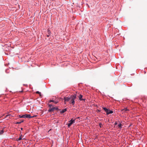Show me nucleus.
<instances>
[{"label":"nucleus","mask_w":147,"mask_h":147,"mask_svg":"<svg viewBox=\"0 0 147 147\" xmlns=\"http://www.w3.org/2000/svg\"><path fill=\"white\" fill-rule=\"evenodd\" d=\"M76 98V95L74 94L71 95L70 100L69 103L72 104L73 105H74L75 103V100Z\"/></svg>","instance_id":"nucleus-1"},{"label":"nucleus","mask_w":147,"mask_h":147,"mask_svg":"<svg viewBox=\"0 0 147 147\" xmlns=\"http://www.w3.org/2000/svg\"><path fill=\"white\" fill-rule=\"evenodd\" d=\"M18 116L20 118H33V117H35V116L34 115L32 116L30 114H27L23 115H19Z\"/></svg>","instance_id":"nucleus-2"},{"label":"nucleus","mask_w":147,"mask_h":147,"mask_svg":"<svg viewBox=\"0 0 147 147\" xmlns=\"http://www.w3.org/2000/svg\"><path fill=\"white\" fill-rule=\"evenodd\" d=\"M104 110L106 113L107 115H108L110 114H112L113 113V111L112 110H109V109H108L106 107L102 108Z\"/></svg>","instance_id":"nucleus-3"},{"label":"nucleus","mask_w":147,"mask_h":147,"mask_svg":"<svg viewBox=\"0 0 147 147\" xmlns=\"http://www.w3.org/2000/svg\"><path fill=\"white\" fill-rule=\"evenodd\" d=\"M75 119H71L69 121V123L67 124L68 127H70L73 123H74L75 122Z\"/></svg>","instance_id":"nucleus-4"},{"label":"nucleus","mask_w":147,"mask_h":147,"mask_svg":"<svg viewBox=\"0 0 147 147\" xmlns=\"http://www.w3.org/2000/svg\"><path fill=\"white\" fill-rule=\"evenodd\" d=\"M71 98V95H69L68 97H65L64 98V99L65 102L70 101Z\"/></svg>","instance_id":"nucleus-5"},{"label":"nucleus","mask_w":147,"mask_h":147,"mask_svg":"<svg viewBox=\"0 0 147 147\" xmlns=\"http://www.w3.org/2000/svg\"><path fill=\"white\" fill-rule=\"evenodd\" d=\"M46 34L47 36L48 37H49L51 34V31L49 30H48L46 32Z\"/></svg>","instance_id":"nucleus-6"},{"label":"nucleus","mask_w":147,"mask_h":147,"mask_svg":"<svg viewBox=\"0 0 147 147\" xmlns=\"http://www.w3.org/2000/svg\"><path fill=\"white\" fill-rule=\"evenodd\" d=\"M79 99L80 101H85V99L82 98L83 96L82 95L80 94L78 96Z\"/></svg>","instance_id":"nucleus-7"},{"label":"nucleus","mask_w":147,"mask_h":147,"mask_svg":"<svg viewBox=\"0 0 147 147\" xmlns=\"http://www.w3.org/2000/svg\"><path fill=\"white\" fill-rule=\"evenodd\" d=\"M55 111L54 107L51 108L49 109L48 110V112H49L53 111Z\"/></svg>","instance_id":"nucleus-8"},{"label":"nucleus","mask_w":147,"mask_h":147,"mask_svg":"<svg viewBox=\"0 0 147 147\" xmlns=\"http://www.w3.org/2000/svg\"><path fill=\"white\" fill-rule=\"evenodd\" d=\"M67 110V109H63L61 111H60V113H63L66 112Z\"/></svg>","instance_id":"nucleus-9"},{"label":"nucleus","mask_w":147,"mask_h":147,"mask_svg":"<svg viewBox=\"0 0 147 147\" xmlns=\"http://www.w3.org/2000/svg\"><path fill=\"white\" fill-rule=\"evenodd\" d=\"M22 136V135H21V136H20L19 138L16 139V140L17 141H19L22 140V138L21 137Z\"/></svg>","instance_id":"nucleus-10"},{"label":"nucleus","mask_w":147,"mask_h":147,"mask_svg":"<svg viewBox=\"0 0 147 147\" xmlns=\"http://www.w3.org/2000/svg\"><path fill=\"white\" fill-rule=\"evenodd\" d=\"M128 111H129V110L127 108H125L124 109H122V111L124 112Z\"/></svg>","instance_id":"nucleus-11"},{"label":"nucleus","mask_w":147,"mask_h":147,"mask_svg":"<svg viewBox=\"0 0 147 147\" xmlns=\"http://www.w3.org/2000/svg\"><path fill=\"white\" fill-rule=\"evenodd\" d=\"M24 122V120H22L21 121H19V122H16V124H20L21 123H22Z\"/></svg>","instance_id":"nucleus-12"},{"label":"nucleus","mask_w":147,"mask_h":147,"mask_svg":"<svg viewBox=\"0 0 147 147\" xmlns=\"http://www.w3.org/2000/svg\"><path fill=\"white\" fill-rule=\"evenodd\" d=\"M122 124H121V123H120L118 125V128H120V129L121 128H122Z\"/></svg>","instance_id":"nucleus-13"},{"label":"nucleus","mask_w":147,"mask_h":147,"mask_svg":"<svg viewBox=\"0 0 147 147\" xmlns=\"http://www.w3.org/2000/svg\"><path fill=\"white\" fill-rule=\"evenodd\" d=\"M36 93L37 94H39L40 95V96H41V92L38 91H37L36 92Z\"/></svg>","instance_id":"nucleus-14"},{"label":"nucleus","mask_w":147,"mask_h":147,"mask_svg":"<svg viewBox=\"0 0 147 147\" xmlns=\"http://www.w3.org/2000/svg\"><path fill=\"white\" fill-rule=\"evenodd\" d=\"M54 108L55 110H59V109H58V107H54Z\"/></svg>","instance_id":"nucleus-15"},{"label":"nucleus","mask_w":147,"mask_h":147,"mask_svg":"<svg viewBox=\"0 0 147 147\" xmlns=\"http://www.w3.org/2000/svg\"><path fill=\"white\" fill-rule=\"evenodd\" d=\"M59 102V101L58 100H57L56 101H54V103H55V104H57Z\"/></svg>","instance_id":"nucleus-16"},{"label":"nucleus","mask_w":147,"mask_h":147,"mask_svg":"<svg viewBox=\"0 0 147 147\" xmlns=\"http://www.w3.org/2000/svg\"><path fill=\"white\" fill-rule=\"evenodd\" d=\"M4 132V131L3 130H1L0 131V134L1 135Z\"/></svg>","instance_id":"nucleus-17"},{"label":"nucleus","mask_w":147,"mask_h":147,"mask_svg":"<svg viewBox=\"0 0 147 147\" xmlns=\"http://www.w3.org/2000/svg\"><path fill=\"white\" fill-rule=\"evenodd\" d=\"M54 102V100H50L49 101V102L50 103L51 102Z\"/></svg>","instance_id":"nucleus-18"},{"label":"nucleus","mask_w":147,"mask_h":147,"mask_svg":"<svg viewBox=\"0 0 147 147\" xmlns=\"http://www.w3.org/2000/svg\"><path fill=\"white\" fill-rule=\"evenodd\" d=\"M48 105L49 107V108H51L53 106V105L51 104H49Z\"/></svg>","instance_id":"nucleus-19"},{"label":"nucleus","mask_w":147,"mask_h":147,"mask_svg":"<svg viewBox=\"0 0 147 147\" xmlns=\"http://www.w3.org/2000/svg\"><path fill=\"white\" fill-rule=\"evenodd\" d=\"M99 126L100 127V128H101L102 127V123H99Z\"/></svg>","instance_id":"nucleus-20"},{"label":"nucleus","mask_w":147,"mask_h":147,"mask_svg":"<svg viewBox=\"0 0 147 147\" xmlns=\"http://www.w3.org/2000/svg\"><path fill=\"white\" fill-rule=\"evenodd\" d=\"M9 69H6L5 71L6 73H9Z\"/></svg>","instance_id":"nucleus-21"},{"label":"nucleus","mask_w":147,"mask_h":147,"mask_svg":"<svg viewBox=\"0 0 147 147\" xmlns=\"http://www.w3.org/2000/svg\"><path fill=\"white\" fill-rule=\"evenodd\" d=\"M114 124L115 125H116L117 124V121H116L115 123H114Z\"/></svg>","instance_id":"nucleus-22"},{"label":"nucleus","mask_w":147,"mask_h":147,"mask_svg":"<svg viewBox=\"0 0 147 147\" xmlns=\"http://www.w3.org/2000/svg\"><path fill=\"white\" fill-rule=\"evenodd\" d=\"M10 116V115H6V116L5 117V118H7V117H8V116Z\"/></svg>","instance_id":"nucleus-23"},{"label":"nucleus","mask_w":147,"mask_h":147,"mask_svg":"<svg viewBox=\"0 0 147 147\" xmlns=\"http://www.w3.org/2000/svg\"><path fill=\"white\" fill-rule=\"evenodd\" d=\"M100 111L99 110H97V112H100Z\"/></svg>","instance_id":"nucleus-24"},{"label":"nucleus","mask_w":147,"mask_h":147,"mask_svg":"<svg viewBox=\"0 0 147 147\" xmlns=\"http://www.w3.org/2000/svg\"><path fill=\"white\" fill-rule=\"evenodd\" d=\"M23 128H22L21 127V130H23Z\"/></svg>","instance_id":"nucleus-25"},{"label":"nucleus","mask_w":147,"mask_h":147,"mask_svg":"<svg viewBox=\"0 0 147 147\" xmlns=\"http://www.w3.org/2000/svg\"><path fill=\"white\" fill-rule=\"evenodd\" d=\"M79 118V117H78V118Z\"/></svg>","instance_id":"nucleus-26"}]
</instances>
